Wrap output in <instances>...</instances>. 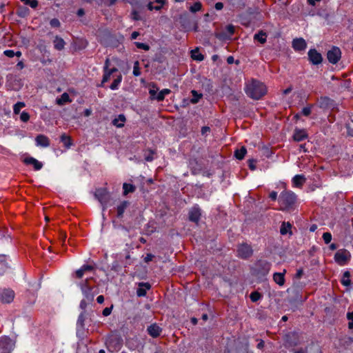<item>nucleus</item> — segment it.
I'll return each mask as SVG.
<instances>
[{
    "label": "nucleus",
    "mask_w": 353,
    "mask_h": 353,
    "mask_svg": "<svg viewBox=\"0 0 353 353\" xmlns=\"http://www.w3.org/2000/svg\"><path fill=\"white\" fill-rule=\"evenodd\" d=\"M308 57L310 61L314 65L321 63L322 56L315 49L310 50L308 52Z\"/></svg>",
    "instance_id": "12"
},
{
    "label": "nucleus",
    "mask_w": 353,
    "mask_h": 353,
    "mask_svg": "<svg viewBox=\"0 0 353 353\" xmlns=\"http://www.w3.org/2000/svg\"><path fill=\"white\" fill-rule=\"evenodd\" d=\"M123 345V340L118 335H111L106 341L108 350L111 352H118Z\"/></svg>",
    "instance_id": "3"
},
{
    "label": "nucleus",
    "mask_w": 353,
    "mask_h": 353,
    "mask_svg": "<svg viewBox=\"0 0 353 353\" xmlns=\"http://www.w3.org/2000/svg\"><path fill=\"white\" fill-rule=\"evenodd\" d=\"M151 285L148 283H140L139 288L137 290L138 296H144L146 295L147 290H150Z\"/></svg>",
    "instance_id": "18"
},
{
    "label": "nucleus",
    "mask_w": 353,
    "mask_h": 353,
    "mask_svg": "<svg viewBox=\"0 0 353 353\" xmlns=\"http://www.w3.org/2000/svg\"><path fill=\"white\" fill-rule=\"evenodd\" d=\"M95 197L102 204H106L110 199L108 192L105 188H99L95 191Z\"/></svg>",
    "instance_id": "9"
},
{
    "label": "nucleus",
    "mask_w": 353,
    "mask_h": 353,
    "mask_svg": "<svg viewBox=\"0 0 353 353\" xmlns=\"http://www.w3.org/2000/svg\"><path fill=\"white\" fill-rule=\"evenodd\" d=\"M71 102L72 99L70 98V96L67 92L63 93L59 98H57L56 99V103L60 106Z\"/></svg>",
    "instance_id": "20"
},
{
    "label": "nucleus",
    "mask_w": 353,
    "mask_h": 353,
    "mask_svg": "<svg viewBox=\"0 0 353 353\" xmlns=\"http://www.w3.org/2000/svg\"><path fill=\"white\" fill-rule=\"evenodd\" d=\"M347 318L350 321L348 323L349 329H353V312H347Z\"/></svg>",
    "instance_id": "39"
},
{
    "label": "nucleus",
    "mask_w": 353,
    "mask_h": 353,
    "mask_svg": "<svg viewBox=\"0 0 353 353\" xmlns=\"http://www.w3.org/2000/svg\"><path fill=\"white\" fill-rule=\"evenodd\" d=\"M341 52L337 47H333L327 52V58L332 63H336L341 58Z\"/></svg>",
    "instance_id": "10"
},
{
    "label": "nucleus",
    "mask_w": 353,
    "mask_h": 353,
    "mask_svg": "<svg viewBox=\"0 0 353 353\" xmlns=\"http://www.w3.org/2000/svg\"><path fill=\"white\" fill-rule=\"evenodd\" d=\"M303 270L302 269H299L297 270L296 274H295V278L297 279H299L301 278V276H303Z\"/></svg>",
    "instance_id": "58"
},
{
    "label": "nucleus",
    "mask_w": 353,
    "mask_h": 353,
    "mask_svg": "<svg viewBox=\"0 0 353 353\" xmlns=\"http://www.w3.org/2000/svg\"><path fill=\"white\" fill-rule=\"evenodd\" d=\"M312 105H309L308 106L303 108L301 111L302 114L305 117L309 116L312 112Z\"/></svg>",
    "instance_id": "38"
},
{
    "label": "nucleus",
    "mask_w": 353,
    "mask_h": 353,
    "mask_svg": "<svg viewBox=\"0 0 353 353\" xmlns=\"http://www.w3.org/2000/svg\"><path fill=\"white\" fill-rule=\"evenodd\" d=\"M23 163L26 165H32L35 170H40L43 167V163L41 162L32 157L25 158Z\"/></svg>",
    "instance_id": "13"
},
{
    "label": "nucleus",
    "mask_w": 353,
    "mask_h": 353,
    "mask_svg": "<svg viewBox=\"0 0 353 353\" xmlns=\"http://www.w3.org/2000/svg\"><path fill=\"white\" fill-rule=\"evenodd\" d=\"M188 214L190 221L198 223L201 216V209L198 206H194L190 210Z\"/></svg>",
    "instance_id": "11"
},
{
    "label": "nucleus",
    "mask_w": 353,
    "mask_h": 353,
    "mask_svg": "<svg viewBox=\"0 0 353 353\" xmlns=\"http://www.w3.org/2000/svg\"><path fill=\"white\" fill-rule=\"evenodd\" d=\"M226 29L230 34H233L234 33V27L232 25L228 26Z\"/></svg>",
    "instance_id": "60"
},
{
    "label": "nucleus",
    "mask_w": 353,
    "mask_h": 353,
    "mask_svg": "<svg viewBox=\"0 0 353 353\" xmlns=\"http://www.w3.org/2000/svg\"><path fill=\"white\" fill-rule=\"evenodd\" d=\"M133 74L136 77H138L141 74L139 63L138 61H135L133 67Z\"/></svg>",
    "instance_id": "36"
},
{
    "label": "nucleus",
    "mask_w": 353,
    "mask_h": 353,
    "mask_svg": "<svg viewBox=\"0 0 353 353\" xmlns=\"http://www.w3.org/2000/svg\"><path fill=\"white\" fill-rule=\"evenodd\" d=\"M292 47L296 51H301L306 48L307 44L302 38L295 39L292 41Z\"/></svg>",
    "instance_id": "14"
},
{
    "label": "nucleus",
    "mask_w": 353,
    "mask_h": 353,
    "mask_svg": "<svg viewBox=\"0 0 353 353\" xmlns=\"http://www.w3.org/2000/svg\"><path fill=\"white\" fill-rule=\"evenodd\" d=\"M286 272V270H284L283 273H279L276 272L273 275V279L276 283H277L279 285L282 286L285 283V274Z\"/></svg>",
    "instance_id": "21"
},
{
    "label": "nucleus",
    "mask_w": 353,
    "mask_h": 353,
    "mask_svg": "<svg viewBox=\"0 0 353 353\" xmlns=\"http://www.w3.org/2000/svg\"><path fill=\"white\" fill-rule=\"evenodd\" d=\"M154 257V256L152 254H147L146 256L144 257V261L145 263H149L150 261H151L153 258Z\"/></svg>",
    "instance_id": "51"
},
{
    "label": "nucleus",
    "mask_w": 353,
    "mask_h": 353,
    "mask_svg": "<svg viewBox=\"0 0 353 353\" xmlns=\"http://www.w3.org/2000/svg\"><path fill=\"white\" fill-rule=\"evenodd\" d=\"M130 203L127 201H122L117 208V215L119 218H122L125 210L129 206Z\"/></svg>",
    "instance_id": "19"
},
{
    "label": "nucleus",
    "mask_w": 353,
    "mask_h": 353,
    "mask_svg": "<svg viewBox=\"0 0 353 353\" xmlns=\"http://www.w3.org/2000/svg\"><path fill=\"white\" fill-rule=\"evenodd\" d=\"M256 161L254 159H250L248 161V166L250 170H254L256 169Z\"/></svg>",
    "instance_id": "47"
},
{
    "label": "nucleus",
    "mask_w": 353,
    "mask_h": 353,
    "mask_svg": "<svg viewBox=\"0 0 353 353\" xmlns=\"http://www.w3.org/2000/svg\"><path fill=\"white\" fill-rule=\"evenodd\" d=\"M269 197L272 200V201H276V199H277V192H274V191H272L269 194Z\"/></svg>",
    "instance_id": "57"
},
{
    "label": "nucleus",
    "mask_w": 353,
    "mask_h": 353,
    "mask_svg": "<svg viewBox=\"0 0 353 353\" xmlns=\"http://www.w3.org/2000/svg\"><path fill=\"white\" fill-rule=\"evenodd\" d=\"M61 141L67 146L70 145V138L65 134H62L61 137Z\"/></svg>",
    "instance_id": "41"
},
{
    "label": "nucleus",
    "mask_w": 353,
    "mask_h": 353,
    "mask_svg": "<svg viewBox=\"0 0 353 353\" xmlns=\"http://www.w3.org/2000/svg\"><path fill=\"white\" fill-rule=\"evenodd\" d=\"M341 283L344 286H350L351 284L350 273L348 271H345L342 276Z\"/></svg>",
    "instance_id": "25"
},
{
    "label": "nucleus",
    "mask_w": 353,
    "mask_h": 353,
    "mask_svg": "<svg viewBox=\"0 0 353 353\" xmlns=\"http://www.w3.org/2000/svg\"><path fill=\"white\" fill-rule=\"evenodd\" d=\"M330 101V99L328 97L321 98V106H322L323 105V103H325L326 105L328 104Z\"/></svg>",
    "instance_id": "59"
},
{
    "label": "nucleus",
    "mask_w": 353,
    "mask_h": 353,
    "mask_svg": "<svg viewBox=\"0 0 353 353\" xmlns=\"http://www.w3.org/2000/svg\"><path fill=\"white\" fill-rule=\"evenodd\" d=\"M307 137V132L303 129H296L294 132L293 139L295 141H301Z\"/></svg>",
    "instance_id": "17"
},
{
    "label": "nucleus",
    "mask_w": 353,
    "mask_h": 353,
    "mask_svg": "<svg viewBox=\"0 0 353 353\" xmlns=\"http://www.w3.org/2000/svg\"><path fill=\"white\" fill-rule=\"evenodd\" d=\"M278 201L279 203V210L290 212L295 208L296 196L292 191H283L279 195Z\"/></svg>",
    "instance_id": "1"
},
{
    "label": "nucleus",
    "mask_w": 353,
    "mask_h": 353,
    "mask_svg": "<svg viewBox=\"0 0 353 353\" xmlns=\"http://www.w3.org/2000/svg\"><path fill=\"white\" fill-rule=\"evenodd\" d=\"M112 307H105L103 310V315L105 316H108L111 314Z\"/></svg>",
    "instance_id": "52"
},
{
    "label": "nucleus",
    "mask_w": 353,
    "mask_h": 353,
    "mask_svg": "<svg viewBox=\"0 0 353 353\" xmlns=\"http://www.w3.org/2000/svg\"><path fill=\"white\" fill-rule=\"evenodd\" d=\"M245 92L250 98L258 100L266 94L267 88L262 82L252 79L247 84Z\"/></svg>",
    "instance_id": "2"
},
{
    "label": "nucleus",
    "mask_w": 353,
    "mask_h": 353,
    "mask_svg": "<svg viewBox=\"0 0 353 353\" xmlns=\"http://www.w3.org/2000/svg\"><path fill=\"white\" fill-rule=\"evenodd\" d=\"M85 273V272L83 271V269L81 268L79 270L75 272V276L77 279H81L83 277Z\"/></svg>",
    "instance_id": "45"
},
{
    "label": "nucleus",
    "mask_w": 353,
    "mask_h": 353,
    "mask_svg": "<svg viewBox=\"0 0 353 353\" xmlns=\"http://www.w3.org/2000/svg\"><path fill=\"white\" fill-rule=\"evenodd\" d=\"M81 268L83 271L85 272H92L94 270V267L90 265H83Z\"/></svg>",
    "instance_id": "49"
},
{
    "label": "nucleus",
    "mask_w": 353,
    "mask_h": 353,
    "mask_svg": "<svg viewBox=\"0 0 353 353\" xmlns=\"http://www.w3.org/2000/svg\"><path fill=\"white\" fill-rule=\"evenodd\" d=\"M28 10L26 8H21L17 11V14L19 17H25L28 12Z\"/></svg>",
    "instance_id": "48"
},
{
    "label": "nucleus",
    "mask_w": 353,
    "mask_h": 353,
    "mask_svg": "<svg viewBox=\"0 0 353 353\" xmlns=\"http://www.w3.org/2000/svg\"><path fill=\"white\" fill-rule=\"evenodd\" d=\"M109 65L110 60L109 59H107L105 61V65L103 67V76L101 86H102L104 83L108 81L110 79V76L113 73L118 72V69L117 68H112L110 69Z\"/></svg>",
    "instance_id": "7"
},
{
    "label": "nucleus",
    "mask_w": 353,
    "mask_h": 353,
    "mask_svg": "<svg viewBox=\"0 0 353 353\" xmlns=\"http://www.w3.org/2000/svg\"><path fill=\"white\" fill-rule=\"evenodd\" d=\"M139 35V33L138 32L134 31L131 34V39H136Z\"/></svg>",
    "instance_id": "63"
},
{
    "label": "nucleus",
    "mask_w": 353,
    "mask_h": 353,
    "mask_svg": "<svg viewBox=\"0 0 353 353\" xmlns=\"http://www.w3.org/2000/svg\"><path fill=\"white\" fill-rule=\"evenodd\" d=\"M97 302H98L99 303H100V304L103 303V301H104V297H103V296H102V295L99 296L97 298Z\"/></svg>",
    "instance_id": "62"
},
{
    "label": "nucleus",
    "mask_w": 353,
    "mask_h": 353,
    "mask_svg": "<svg viewBox=\"0 0 353 353\" xmlns=\"http://www.w3.org/2000/svg\"><path fill=\"white\" fill-rule=\"evenodd\" d=\"M85 316L83 314H81L78 318L77 323L81 325V326H83Z\"/></svg>",
    "instance_id": "53"
},
{
    "label": "nucleus",
    "mask_w": 353,
    "mask_h": 353,
    "mask_svg": "<svg viewBox=\"0 0 353 353\" xmlns=\"http://www.w3.org/2000/svg\"><path fill=\"white\" fill-rule=\"evenodd\" d=\"M157 90H158V88H157L156 90L150 89L149 94L150 95L151 99H152V100L156 99V97L157 95Z\"/></svg>",
    "instance_id": "46"
},
{
    "label": "nucleus",
    "mask_w": 353,
    "mask_h": 353,
    "mask_svg": "<svg viewBox=\"0 0 353 353\" xmlns=\"http://www.w3.org/2000/svg\"><path fill=\"white\" fill-rule=\"evenodd\" d=\"M261 296H262L259 292L255 291L250 294V298L252 302H256L261 299Z\"/></svg>",
    "instance_id": "35"
},
{
    "label": "nucleus",
    "mask_w": 353,
    "mask_h": 353,
    "mask_svg": "<svg viewBox=\"0 0 353 353\" xmlns=\"http://www.w3.org/2000/svg\"><path fill=\"white\" fill-rule=\"evenodd\" d=\"M202 8V4L200 2H196L194 3L192 6L190 8V11L194 13L196 12L199 11Z\"/></svg>",
    "instance_id": "34"
},
{
    "label": "nucleus",
    "mask_w": 353,
    "mask_h": 353,
    "mask_svg": "<svg viewBox=\"0 0 353 353\" xmlns=\"http://www.w3.org/2000/svg\"><path fill=\"white\" fill-rule=\"evenodd\" d=\"M147 330L148 334L153 338L158 337L161 333V328L157 323L150 325Z\"/></svg>",
    "instance_id": "15"
},
{
    "label": "nucleus",
    "mask_w": 353,
    "mask_h": 353,
    "mask_svg": "<svg viewBox=\"0 0 353 353\" xmlns=\"http://www.w3.org/2000/svg\"><path fill=\"white\" fill-rule=\"evenodd\" d=\"M161 92H162L163 94L165 97V95L169 94L171 92V91H170V90L165 88V89L162 90L161 91Z\"/></svg>",
    "instance_id": "64"
},
{
    "label": "nucleus",
    "mask_w": 353,
    "mask_h": 353,
    "mask_svg": "<svg viewBox=\"0 0 353 353\" xmlns=\"http://www.w3.org/2000/svg\"><path fill=\"white\" fill-rule=\"evenodd\" d=\"M20 119L23 122H27L30 119V114L27 112L21 114Z\"/></svg>",
    "instance_id": "42"
},
{
    "label": "nucleus",
    "mask_w": 353,
    "mask_h": 353,
    "mask_svg": "<svg viewBox=\"0 0 353 353\" xmlns=\"http://www.w3.org/2000/svg\"><path fill=\"white\" fill-rule=\"evenodd\" d=\"M15 296L14 292L10 288L0 289V302L2 303H10Z\"/></svg>",
    "instance_id": "5"
},
{
    "label": "nucleus",
    "mask_w": 353,
    "mask_h": 353,
    "mask_svg": "<svg viewBox=\"0 0 353 353\" xmlns=\"http://www.w3.org/2000/svg\"><path fill=\"white\" fill-rule=\"evenodd\" d=\"M125 121V117L123 114H119L117 118H115L112 121V123L114 125L121 128L124 125V122Z\"/></svg>",
    "instance_id": "24"
},
{
    "label": "nucleus",
    "mask_w": 353,
    "mask_h": 353,
    "mask_svg": "<svg viewBox=\"0 0 353 353\" xmlns=\"http://www.w3.org/2000/svg\"><path fill=\"white\" fill-rule=\"evenodd\" d=\"M131 15H132V19H134L135 21L141 20V17H140L139 12H137L136 10H133L131 13Z\"/></svg>",
    "instance_id": "44"
},
{
    "label": "nucleus",
    "mask_w": 353,
    "mask_h": 353,
    "mask_svg": "<svg viewBox=\"0 0 353 353\" xmlns=\"http://www.w3.org/2000/svg\"><path fill=\"white\" fill-rule=\"evenodd\" d=\"M28 5L32 8H36L38 6V1L37 0H30Z\"/></svg>",
    "instance_id": "54"
},
{
    "label": "nucleus",
    "mask_w": 353,
    "mask_h": 353,
    "mask_svg": "<svg viewBox=\"0 0 353 353\" xmlns=\"http://www.w3.org/2000/svg\"><path fill=\"white\" fill-rule=\"evenodd\" d=\"M24 107H25V103L23 102H17L16 104L14 105V107H13L14 114H19L21 110Z\"/></svg>",
    "instance_id": "33"
},
{
    "label": "nucleus",
    "mask_w": 353,
    "mask_h": 353,
    "mask_svg": "<svg viewBox=\"0 0 353 353\" xmlns=\"http://www.w3.org/2000/svg\"><path fill=\"white\" fill-rule=\"evenodd\" d=\"M305 178L303 175L297 174L294 176L292 183L295 187H301L305 182Z\"/></svg>",
    "instance_id": "23"
},
{
    "label": "nucleus",
    "mask_w": 353,
    "mask_h": 353,
    "mask_svg": "<svg viewBox=\"0 0 353 353\" xmlns=\"http://www.w3.org/2000/svg\"><path fill=\"white\" fill-rule=\"evenodd\" d=\"M237 253L239 257L246 259L252 255L253 250L251 245L248 243H242L239 245Z\"/></svg>",
    "instance_id": "6"
},
{
    "label": "nucleus",
    "mask_w": 353,
    "mask_h": 353,
    "mask_svg": "<svg viewBox=\"0 0 353 353\" xmlns=\"http://www.w3.org/2000/svg\"><path fill=\"white\" fill-rule=\"evenodd\" d=\"M165 99V96L163 94L162 92H161V91L157 93V95L156 97V100L158 101H163Z\"/></svg>",
    "instance_id": "55"
},
{
    "label": "nucleus",
    "mask_w": 353,
    "mask_h": 353,
    "mask_svg": "<svg viewBox=\"0 0 353 353\" xmlns=\"http://www.w3.org/2000/svg\"><path fill=\"white\" fill-rule=\"evenodd\" d=\"M148 10H160V8H159V7H154V6H153V3H152V2H150V3L148 4Z\"/></svg>",
    "instance_id": "56"
},
{
    "label": "nucleus",
    "mask_w": 353,
    "mask_h": 353,
    "mask_svg": "<svg viewBox=\"0 0 353 353\" xmlns=\"http://www.w3.org/2000/svg\"><path fill=\"white\" fill-rule=\"evenodd\" d=\"M123 194L127 195L128 193H132L135 191L136 188L134 185L124 183L123 185Z\"/></svg>",
    "instance_id": "28"
},
{
    "label": "nucleus",
    "mask_w": 353,
    "mask_h": 353,
    "mask_svg": "<svg viewBox=\"0 0 353 353\" xmlns=\"http://www.w3.org/2000/svg\"><path fill=\"white\" fill-rule=\"evenodd\" d=\"M92 279H86L83 283H81V289L82 292L84 294L85 297L89 300L92 301L94 299V294L91 292L92 286L90 285V281Z\"/></svg>",
    "instance_id": "8"
},
{
    "label": "nucleus",
    "mask_w": 353,
    "mask_h": 353,
    "mask_svg": "<svg viewBox=\"0 0 353 353\" xmlns=\"http://www.w3.org/2000/svg\"><path fill=\"white\" fill-rule=\"evenodd\" d=\"M3 54L8 57H13L14 56V52L12 50H6L3 52Z\"/></svg>",
    "instance_id": "50"
},
{
    "label": "nucleus",
    "mask_w": 353,
    "mask_h": 353,
    "mask_svg": "<svg viewBox=\"0 0 353 353\" xmlns=\"http://www.w3.org/2000/svg\"><path fill=\"white\" fill-rule=\"evenodd\" d=\"M291 228L292 225L289 222H283L280 228L281 234L283 235L286 234L288 232V230L291 229Z\"/></svg>",
    "instance_id": "31"
},
{
    "label": "nucleus",
    "mask_w": 353,
    "mask_h": 353,
    "mask_svg": "<svg viewBox=\"0 0 353 353\" xmlns=\"http://www.w3.org/2000/svg\"><path fill=\"white\" fill-rule=\"evenodd\" d=\"M246 152H247L246 148L243 146L240 149L236 150L234 152V156L237 159L241 160L244 158Z\"/></svg>",
    "instance_id": "29"
},
{
    "label": "nucleus",
    "mask_w": 353,
    "mask_h": 353,
    "mask_svg": "<svg viewBox=\"0 0 353 353\" xmlns=\"http://www.w3.org/2000/svg\"><path fill=\"white\" fill-rule=\"evenodd\" d=\"M35 141L37 146L46 148L50 145L49 139L43 134L38 135L35 139Z\"/></svg>",
    "instance_id": "16"
},
{
    "label": "nucleus",
    "mask_w": 353,
    "mask_h": 353,
    "mask_svg": "<svg viewBox=\"0 0 353 353\" xmlns=\"http://www.w3.org/2000/svg\"><path fill=\"white\" fill-rule=\"evenodd\" d=\"M134 43H135V46H137V48H138L139 49H143L146 51L150 50V46L146 43H140V42H135Z\"/></svg>",
    "instance_id": "40"
},
{
    "label": "nucleus",
    "mask_w": 353,
    "mask_h": 353,
    "mask_svg": "<svg viewBox=\"0 0 353 353\" xmlns=\"http://www.w3.org/2000/svg\"><path fill=\"white\" fill-rule=\"evenodd\" d=\"M322 238L324 241V242L326 243V244H328L331 242L332 241V234L330 232H324L323 234V236H322Z\"/></svg>",
    "instance_id": "37"
},
{
    "label": "nucleus",
    "mask_w": 353,
    "mask_h": 353,
    "mask_svg": "<svg viewBox=\"0 0 353 353\" xmlns=\"http://www.w3.org/2000/svg\"><path fill=\"white\" fill-rule=\"evenodd\" d=\"M214 8L217 10H221L223 8V4L221 2H217L215 3Z\"/></svg>",
    "instance_id": "61"
},
{
    "label": "nucleus",
    "mask_w": 353,
    "mask_h": 353,
    "mask_svg": "<svg viewBox=\"0 0 353 353\" xmlns=\"http://www.w3.org/2000/svg\"><path fill=\"white\" fill-rule=\"evenodd\" d=\"M351 259V254L346 249H340L334 254V261L339 265H346Z\"/></svg>",
    "instance_id": "4"
},
{
    "label": "nucleus",
    "mask_w": 353,
    "mask_h": 353,
    "mask_svg": "<svg viewBox=\"0 0 353 353\" xmlns=\"http://www.w3.org/2000/svg\"><path fill=\"white\" fill-rule=\"evenodd\" d=\"M266 38H267L266 33L262 30L259 32L257 34H255L254 36V39L255 40H257L262 44H263L266 42Z\"/></svg>",
    "instance_id": "26"
},
{
    "label": "nucleus",
    "mask_w": 353,
    "mask_h": 353,
    "mask_svg": "<svg viewBox=\"0 0 353 353\" xmlns=\"http://www.w3.org/2000/svg\"><path fill=\"white\" fill-rule=\"evenodd\" d=\"M50 24L53 28H59L61 25L59 19L55 18L50 20Z\"/></svg>",
    "instance_id": "43"
},
{
    "label": "nucleus",
    "mask_w": 353,
    "mask_h": 353,
    "mask_svg": "<svg viewBox=\"0 0 353 353\" xmlns=\"http://www.w3.org/2000/svg\"><path fill=\"white\" fill-rule=\"evenodd\" d=\"M191 57L192 58V59L199 61H201L204 59V56L199 52L198 48H196L191 51Z\"/></svg>",
    "instance_id": "27"
},
{
    "label": "nucleus",
    "mask_w": 353,
    "mask_h": 353,
    "mask_svg": "<svg viewBox=\"0 0 353 353\" xmlns=\"http://www.w3.org/2000/svg\"><path fill=\"white\" fill-rule=\"evenodd\" d=\"M191 93L192 95L191 103L193 104L198 103L199 99L202 97V94H199L196 90H192Z\"/></svg>",
    "instance_id": "32"
},
{
    "label": "nucleus",
    "mask_w": 353,
    "mask_h": 353,
    "mask_svg": "<svg viewBox=\"0 0 353 353\" xmlns=\"http://www.w3.org/2000/svg\"><path fill=\"white\" fill-rule=\"evenodd\" d=\"M53 43L54 48L57 50H63L65 44L64 40L59 36L55 37L53 41Z\"/></svg>",
    "instance_id": "22"
},
{
    "label": "nucleus",
    "mask_w": 353,
    "mask_h": 353,
    "mask_svg": "<svg viewBox=\"0 0 353 353\" xmlns=\"http://www.w3.org/2000/svg\"><path fill=\"white\" fill-rule=\"evenodd\" d=\"M121 81H122V75L121 74H119L117 76L116 79L113 81V82L110 85V89L113 90H117Z\"/></svg>",
    "instance_id": "30"
}]
</instances>
